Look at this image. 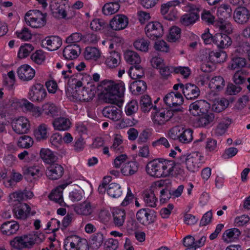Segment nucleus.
Here are the masks:
<instances>
[{"mask_svg":"<svg viewBox=\"0 0 250 250\" xmlns=\"http://www.w3.org/2000/svg\"><path fill=\"white\" fill-rule=\"evenodd\" d=\"M154 111L151 114V119L155 125H162L165 124L174 116L172 111L168 108H158L154 106Z\"/></svg>","mask_w":250,"mask_h":250,"instance_id":"nucleus-5","label":"nucleus"},{"mask_svg":"<svg viewBox=\"0 0 250 250\" xmlns=\"http://www.w3.org/2000/svg\"><path fill=\"white\" fill-rule=\"evenodd\" d=\"M125 212L124 210L117 209L113 212V223L117 227L123 226L125 219Z\"/></svg>","mask_w":250,"mask_h":250,"instance_id":"nucleus-36","label":"nucleus"},{"mask_svg":"<svg viewBox=\"0 0 250 250\" xmlns=\"http://www.w3.org/2000/svg\"><path fill=\"white\" fill-rule=\"evenodd\" d=\"M138 110V104L136 101L132 100L126 105L125 112L127 115L130 116L135 113Z\"/></svg>","mask_w":250,"mask_h":250,"instance_id":"nucleus-62","label":"nucleus"},{"mask_svg":"<svg viewBox=\"0 0 250 250\" xmlns=\"http://www.w3.org/2000/svg\"><path fill=\"white\" fill-rule=\"evenodd\" d=\"M140 104L141 110L144 112H148L152 107L154 108L151 98L148 95L142 96Z\"/></svg>","mask_w":250,"mask_h":250,"instance_id":"nucleus-50","label":"nucleus"},{"mask_svg":"<svg viewBox=\"0 0 250 250\" xmlns=\"http://www.w3.org/2000/svg\"><path fill=\"white\" fill-rule=\"evenodd\" d=\"M30 206L25 203H20L13 209L16 218L21 220H25L29 215H33L36 213L35 211L30 212Z\"/></svg>","mask_w":250,"mask_h":250,"instance_id":"nucleus-13","label":"nucleus"},{"mask_svg":"<svg viewBox=\"0 0 250 250\" xmlns=\"http://www.w3.org/2000/svg\"><path fill=\"white\" fill-rule=\"evenodd\" d=\"M225 81L220 76H217L211 78L210 80L208 86L212 91H220L225 86Z\"/></svg>","mask_w":250,"mask_h":250,"instance_id":"nucleus-33","label":"nucleus"},{"mask_svg":"<svg viewBox=\"0 0 250 250\" xmlns=\"http://www.w3.org/2000/svg\"><path fill=\"white\" fill-rule=\"evenodd\" d=\"M122 103H118V106L111 105L105 106L102 110L103 115L113 121L120 120L122 118V111L120 109Z\"/></svg>","mask_w":250,"mask_h":250,"instance_id":"nucleus-11","label":"nucleus"},{"mask_svg":"<svg viewBox=\"0 0 250 250\" xmlns=\"http://www.w3.org/2000/svg\"><path fill=\"white\" fill-rule=\"evenodd\" d=\"M181 29L177 26H173L170 29L169 35L168 37L170 42H175L180 37Z\"/></svg>","mask_w":250,"mask_h":250,"instance_id":"nucleus-59","label":"nucleus"},{"mask_svg":"<svg viewBox=\"0 0 250 250\" xmlns=\"http://www.w3.org/2000/svg\"><path fill=\"white\" fill-rule=\"evenodd\" d=\"M240 234V231L237 228L228 229L223 233L222 239L226 242H229L238 239Z\"/></svg>","mask_w":250,"mask_h":250,"instance_id":"nucleus-34","label":"nucleus"},{"mask_svg":"<svg viewBox=\"0 0 250 250\" xmlns=\"http://www.w3.org/2000/svg\"><path fill=\"white\" fill-rule=\"evenodd\" d=\"M46 14H43L38 10L28 11L25 16V21L33 28H41L46 23Z\"/></svg>","mask_w":250,"mask_h":250,"instance_id":"nucleus-3","label":"nucleus"},{"mask_svg":"<svg viewBox=\"0 0 250 250\" xmlns=\"http://www.w3.org/2000/svg\"><path fill=\"white\" fill-rule=\"evenodd\" d=\"M142 197L146 206L151 208L156 207L157 198L156 197L154 189H148L144 190L142 193Z\"/></svg>","mask_w":250,"mask_h":250,"instance_id":"nucleus-25","label":"nucleus"},{"mask_svg":"<svg viewBox=\"0 0 250 250\" xmlns=\"http://www.w3.org/2000/svg\"><path fill=\"white\" fill-rule=\"evenodd\" d=\"M12 128L17 134L27 133L30 129L29 121L24 117H20L13 121Z\"/></svg>","mask_w":250,"mask_h":250,"instance_id":"nucleus-10","label":"nucleus"},{"mask_svg":"<svg viewBox=\"0 0 250 250\" xmlns=\"http://www.w3.org/2000/svg\"><path fill=\"white\" fill-rule=\"evenodd\" d=\"M125 58L126 61L132 66L140 64L141 62V58L139 54L132 50H127L125 52Z\"/></svg>","mask_w":250,"mask_h":250,"instance_id":"nucleus-41","label":"nucleus"},{"mask_svg":"<svg viewBox=\"0 0 250 250\" xmlns=\"http://www.w3.org/2000/svg\"><path fill=\"white\" fill-rule=\"evenodd\" d=\"M50 8L52 16L56 19H66L67 12L65 4L63 2H52Z\"/></svg>","mask_w":250,"mask_h":250,"instance_id":"nucleus-16","label":"nucleus"},{"mask_svg":"<svg viewBox=\"0 0 250 250\" xmlns=\"http://www.w3.org/2000/svg\"><path fill=\"white\" fill-rule=\"evenodd\" d=\"M107 193L112 198H119L122 194L121 187L119 184L115 183H110L107 187Z\"/></svg>","mask_w":250,"mask_h":250,"instance_id":"nucleus-37","label":"nucleus"},{"mask_svg":"<svg viewBox=\"0 0 250 250\" xmlns=\"http://www.w3.org/2000/svg\"><path fill=\"white\" fill-rule=\"evenodd\" d=\"M128 23V18L124 15H117L110 21L109 26L114 30L125 29Z\"/></svg>","mask_w":250,"mask_h":250,"instance_id":"nucleus-18","label":"nucleus"},{"mask_svg":"<svg viewBox=\"0 0 250 250\" xmlns=\"http://www.w3.org/2000/svg\"><path fill=\"white\" fill-rule=\"evenodd\" d=\"M146 35L151 40L161 37L164 34V29L161 23L158 21L150 22L145 28Z\"/></svg>","mask_w":250,"mask_h":250,"instance_id":"nucleus-8","label":"nucleus"},{"mask_svg":"<svg viewBox=\"0 0 250 250\" xmlns=\"http://www.w3.org/2000/svg\"><path fill=\"white\" fill-rule=\"evenodd\" d=\"M47 92L43 85L36 83L32 85L28 92V98L32 102H41L45 98Z\"/></svg>","mask_w":250,"mask_h":250,"instance_id":"nucleus-7","label":"nucleus"},{"mask_svg":"<svg viewBox=\"0 0 250 250\" xmlns=\"http://www.w3.org/2000/svg\"><path fill=\"white\" fill-rule=\"evenodd\" d=\"M62 44V39L56 36L46 37L42 42V46L46 48L49 51L57 50L61 47Z\"/></svg>","mask_w":250,"mask_h":250,"instance_id":"nucleus-14","label":"nucleus"},{"mask_svg":"<svg viewBox=\"0 0 250 250\" xmlns=\"http://www.w3.org/2000/svg\"><path fill=\"white\" fill-rule=\"evenodd\" d=\"M120 54L115 51L110 53V56L107 57L105 60V63L110 68L117 67L120 63Z\"/></svg>","mask_w":250,"mask_h":250,"instance_id":"nucleus-47","label":"nucleus"},{"mask_svg":"<svg viewBox=\"0 0 250 250\" xmlns=\"http://www.w3.org/2000/svg\"><path fill=\"white\" fill-rule=\"evenodd\" d=\"M149 42L144 38L136 40L133 45L136 50L146 52L148 50Z\"/></svg>","mask_w":250,"mask_h":250,"instance_id":"nucleus-52","label":"nucleus"},{"mask_svg":"<svg viewBox=\"0 0 250 250\" xmlns=\"http://www.w3.org/2000/svg\"><path fill=\"white\" fill-rule=\"evenodd\" d=\"M17 73L19 78L24 81L32 80L35 75L34 69L28 64L21 65L18 68Z\"/></svg>","mask_w":250,"mask_h":250,"instance_id":"nucleus-20","label":"nucleus"},{"mask_svg":"<svg viewBox=\"0 0 250 250\" xmlns=\"http://www.w3.org/2000/svg\"><path fill=\"white\" fill-rule=\"evenodd\" d=\"M40 156L42 160L47 164H53L57 159L54 152L48 148H42L40 151Z\"/></svg>","mask_w":250,"mask_h":250,"instance_id":"nucleus-35","label":"nucleus"},{"mask_svg":"<svg viewBox=\"0 0 250 250\" xmlns=\"http://www.w3.org/2000/svg\"><path fill=\"white\" fill-rule=\"evenodd\" d=\"M16 35L19 39L25 41H28L32 38V34L28 28L26 27H24L20 31H17Z\"/></svg>","mask_w":250,"mask_h":250,"instance_id":"nucleus-61","label":"nucleus"},{"mask_svg":"<svg viewBox=\"0 0 250 250\" xmlns=\"http://www.w3.org/2000/svg\"><path fill=\"white\" fill-rule=\"evenodd\" d=\"M23 173L27 176H32L34 179L41 177L42 174L40 168L37 166H31L25 168Z\"/></svg>","mask_w":250,"mask_h":250,"instance_id":"nucleus-54","label":"nucleus"},{"mask_svg":"<svg viewBox=\"0 0 250 250\" xmlns=\"http://www.w3.org/2000/svg\"><path fill=\"white\" fill-rule=\"evenodd\" d=\"M83 54L84 58L87 60L96 61L101 56V53L98 48L90 46H87L85 48Z\"/></svg>","mask_w":250,"mask_h":250,"instance_id":"nucleus-39","label":"nucleus"},{"mask_svg":"<svg viewBox=\"0 0 250 250\" xmlns=\"http://www.w3.org/2000/svg\"><path fill=\"white\" fill-rule=\"evenodd\" d=\"M183 93L187 99L194 100L199 97L200 90L195 84L188 83L185 84Z\"/></svg>","mask_w":250,"mask_h":250,"instance_id":"nucleus-23","label":"nucleus"},{"mask_svg":"<svg viewBox=\"0 0 250 250\" xmlns=\"http://www.w3.org/2000/svg\"><path fill=\"white\" fill-rule=\"evenodd\" d=\"M120 7V4L114 1L107 3L103 6V12L105 15H112L118 12Z\"/></svg>","mask_w":250,"mask_h":250,"instance_id":"nucleus-49","label":"nucleus"},{"mask_svg":"<svg viewBox=\"0 0 250 250\" xmlns=\"http://www.w3.org/2000/svg\"><path fill=\"white\" fill-rule=\"evenodd\" d=\"M102 94L106 103L115 104L117 98L124 95L125 85L123 82L118 83L112 81L104 80L101 82Z\"/></svg>","mask_w":250,"mask_h":250,"instance_id":"nucleus-1","label":"nucleus"},{"mask_svg":"<svg viewBox=\"0 0 250 250\" xmlns=\"http://www.w3.org/2000/svg\"><path fill=\"white\" fill-rule=\"evenodd\" d=\"M104 235L101 232H98L93 235L91 238V246L93 249H98L103 243Z\"/></svg>","mask_w":250,"mask_h":250,"instance_id":"nucleus-55","label":"nucleus"},{"mask_svg":"<svg viewBox=\"0 0 250 250\" xmlns=\"http://www.w3.org/2000/svg\"><path fill=\"white\" fill-rule=\"evenodd\" d=\"M34 141L31 137L27 135L20 137L18 141V146L21 148H28L31 147Z\"/></svg>","mask_w":250,"mask_h":250,"instance_id":"nucleus-53","label":"nucleus"},{"mask_svg":"<svg viewBox=\"0 0 250 250\" xmlns=\"http://www.w3.org/2000/svg\"><path fill=\"white\" fill-rule=\"evenodd\" d=\"M193 131L191 129H181L179 141L184 144H188L193 140Z\"/></svg>","mask_w":250,"mask_h":250,"instance_id":"nucleus-51","label":"nucleus"},{"mask_svg":"<svg viewBox=\"0 0 250 250\" xmlns=\"http://www.w3.org/2000/svg\"><path fill=\"white\" fill-rule=\"evenodd\" d=\"M81 52V48L77 44H69L63 51V56L66 60L76 59Z\"/></svg>","mask_w":250,"mask_h":250,"instance_id":"nucleus-24","label":"nucleus"},{"mask_svg":"<svg viewBox=\"0 0 250 250\" xmlns=\"http://www.w3.org/2000/svg\"><path fill=\"white\" fill-rule=\"evenodd\" d=\"M122 143L123 141L120 136H116L114 139L112 146L110 147L111 149L116 153L122 152L124 150L123 146H121Z\"/></svg>","mask_w":250,"mask_h":250,"instance_id":"nucleus-60","label":"nucleus"},{"mask_svg":"<svg viewBox=\"0 0 250 250\" xmlns=\"http://www.w3.org/2000/svg\"><path fill=\"white\" fill-rule=\"evenodd\" d=\"M180 3L178 0H173L167 2L166 3L162 4L161 8V12L162 15H166L170 9L173 10L174 7Z\"/></svg>","mask_w":250,"mask_h":250,"instance_id":"nucleus-58","label":"nucleus"},{"mask_svg":"<svg viewBox=\"0 0 250 250\" xmlns=\"http://www.w3.org/2000/svg\"><path fill=\"white\" fill-rule=\"evenodd\" d=\"M94 208V207L89 202L85 201L76 206L74 209L78 214L88 216L91 214Z\"/></svg>","mask_w":250,"mask_h":250,"instance_id":"nucleus-27","label":"nucleus"},{"mask_svg":"<svg viewBox=\"0 0 250 250\" xmlns=\"http://www.w3.org/2000/svg\"><path fill=\"white\" fill-rule=\"evenodd\" d=\"M34 135L38 141L46 139L48 136L47 125L45 124L39 125L34 132Z\"/></svg>","mask_w":250,"mask_h":250,"instance_id":"nucleus-43","label":"nucleus"},{"mask_svg":"<svg viewBox=\"0 0 250 250\" xmlns=\"http://www.w3.org/2000/svg\"><path fill=\"white\" fill-rule=\"evenodd\" d=\"M246 65V60L244 58L237 57L232 58L229 65L231 70L241 69Z\"/></svg>","mask_w":250,"mask_h":250,"instance_id":"nucleus-48","label":"nucleus"},{"mask_svg":"<svg viewBox=\"0 0 250 250\" xmlns=\"http://www.w3.org/2000/svg\"><path fill=\"white\" fill-rule=\"evenodd\" d=\"M202 116L199 119V123L201 126L209 127L213 124L215 115L213 113H207L202 114Z\"/></svg>","mask_w":250,"mask_h":250,"instance_id":"nucleus-42","label":"nucleus"},{"mask_svg":"<svg viewBox=\"0 0 250 250\" xmlns=\"http://www.w3.org/2000/svg\"><path fill=\"white\" fill-rule=\"evenodd\" d=\"M34 244L35 240L31 234L17 236L10 241L11 246L17 250L31 248Z\"/></svg>","mask_w":250,"mask_h":250,"instance_id":"nucleus-9","label":"nucleus"},{"mask_svg":"<svg viewBox=\"0 0 250 250\" xmlns=\"http://www.w3.org/2000/svg\"><path fill=\"white\" fill-rule=\"evenodd\" d=\"M147 88L146 82L142 80L135 81L131 83L129 89L132 94H140L144 92Z\"/></svg>","mask_w":250,"mask_h":250,"instance_id":"nucleus-32","label":"nucleus"},{"mask_svg":"<svg viewBox=\"0 0 250 250\" xmlns=\"http://www.w3.org/2000/svg\"><path fill=\"white\" fill-rule=\"evenodd\" d=\"M136 218L140 223L147 226L154 222L152 211L148 208H142L136 213Z\"/></svg>","mask_w":250,"mask_h":250,"instance_id":"nucleus-15","label":"nucleus"},{"mask_svg":"<svg viewBox=\"0 0 250 250\" xmlns=\"http://www.w3.org/2000/svg\"><path fill=\"white\" fill-rule=\"evenodd\" d=\"M63 172L64 169L61 165L53 163L47 167L46 175L49 179L54 180L60 178Z\"/></svg>","mask_w":250,"mask_h":250,"instance_id":"nucleus-19","label":"nucleus"},{"mask_svg":"<svg viewBox=\"0 0 250 250\" xmlns=\"http://www.w3.org/2000/svg\"><path fill=\"white\" fill-rule=\"evenodd\" d=\"M231 123V119L229 118H224L218 124L215 129L214 132V135L217 136H220L224 135Z\"/></svg>","mask_w":250,"mask_h":250,"instance_id":"nucleus-31","label":"nucleus"},{"mask_svg":"<svg viewBox=\"0 0 250 250\" xmlns=\"http://www.w3.org/2000/svg\"><path fill=\"white\" fill-rule=\"evenodd\" d=\"M164 101L166 104L169 106L167 108L172 111L173 113L182 111L181 105L183 102V98L180 93L170 92L165 96Z\"/></svg>","mask_w":250,"mask_h":250,"instance_id":"nucleus-4","label":"nucleus"},{"mask_svg":"<svg viewBox=\"0 0 250 250\" xmlns=\"http://www.w3.org/2000/svg\"><path fill=\"white\" fill-rule=\"evenodd\" d=\"M83 192L81 189H74L69 193V198L72 202H78L82 200Z\"/></svg>","mask_w":250,"mask_h":250,"instance_id":"nucleus-64","label":"nucleus"},{"mask_svg":"<svg viewBox=\"0 0 250 250\" xmlns=\"http://www.w3.org/2000/svg\"><path fill=\"white\" fill-rule=\"evenodd\" d=\"M42 112L45 115L54 118L58 115L59 109L54 104L48 102L42 105Z\"/></svg>","mask_w":250,"mask_h":250,"instance_id":"nucleus-30","label":"nucleus"},{"mask_svg":"<svg viewBox=\"0 0 250 250\" xmlns=\"http://www.w3.org/2000/svg\"><path fill=\"white\" fill-rule=\"evenodd\" d=\"M214 43L219 48H225L230 46L232 41L227 35L218 33L214 36Z\"/></svg>","mask_w":250,"mask_h":250,"instance_id":"nucleus-26","label":"nucleus"},{"mask_svg":"<svg viewBox=\"0 0 250 250\" xmlns=\"http://www.w3.org/2000/svg\"><path fill=\"white\" fill-rule=\"evenodd\" d=\"M26 111L35 117H39L42 114V110L39 106L35 105L27 100H25L22 104Z\"/></svg>","mask_w":250,"mask_h":250,"instance_id":"nucleus-38","label":"nucleus"},{"mask_svg":"<svg viewBox=\"0 0 250 250\" xmlns=\"http://www.w3.org/2000/svg\"><path fill=\"white\" fill-rule=\"evenodd\" d=\"M203 156L199 152H193L188 155L187 168L192 172L199 170L203 163Z\"/></svg>","mask_w":250,"mask_h":250,"instance_id":"nucleus-6","label":"nucleus"},{"mask_svg":"<svg viewBox=\"0 0 250 250\" xmlns=\"http://www.w3.org/2000/svg\"><path fill=\"white\" fill-rule=\"evenodd\" d=\"M108 25L103 19H96L93 20L90 23V27L93 30L99 31L104 29Z\"/></svg>","mask_w":250,"mask_h":250,"instance_id":"nucleus-56","label":"nucleus"},{"mask_svg":"<svg viewBox=\"0 0 250 250\" xmlns=\"http://www.w3.org/2000/svg\"><path fill=\"white\" fill-rule=\"evenodd\" d=\"M67 186V184H64L58 186L48 195L49 199L58 203L62 207L66 206V204L63 199L62 191Z\"/></svg>","mask_w":250,"mask_h":250,"instance_id":"nucleus-17","label":"nucleus"},{"mask_svg":"<svg viewBox=\"0 0 250 250\" xmlns=\"http://www.w3.org/2000/svg\"><path fill=\"white\" fill-rule=\"evenodd\" d=\"M128 73L132 79L141 78L145 75L144 70L140 64L130 66Z\"/></svg>","mask_w":250,"mask_h":250,"instance_id":"nucleus-44","label":"nucleus"},{"mask_svg":"<svg viewBox=\"0 0 250 250\" xmlns=\"http://www.w3.org/2000/svg\"><path fill=\"white\" fill-rule=\"evenodd\" d=\"M52 125L55 130L59 131L68 129L71 125L69 119L64 117L56 118L52 122Z\"/></svg>","mask_w":250,"mask_h":250,"instance_id":"nucleus-29","label":"nucleus"},{"mask_svg":"<svg viewBox=\"0 0 250 250\" xmlns=\"http://www.w3.org/2000/svg\"><path fill=\"white\" fill-rule=\"evenodd\" d=\"M227 55L224 51H210L208 54V59L212 62L221 63L226 61Z\"/></svg>","mask_w":250,"mask_h":250,"instance_id":"nucleus-40","label":"nucleus"},{"mask_svg":"<svg viewBox=\"0 0 250 250\" xmlns=\"http://www.w3.org/2000/svg\"><path fill=\"white\" fill-rule=\"evenodd\" d=\"M95 90L92 88L88 87L82 88V94L80 96H77L78 101L88 102L93 99L95 95Z\"/></svg>","mask_w":250,"mask_h":250,"instance_id":"nucleus-46","label":"nucleus"},{"mask_svg":"<svg viewBox=\"0 0 250 250\" xmlns=\"http://www.w3.org/2000/svg\"><path fill=\"white\" fill-rule=\"evenodd\" d=\"M233 18L234 21L238 24H246L250 19V12L245 7H238L233 12Z\"/></svg>","mask_w":250,"mask_h":250,"instance_id":"nucleus-12","label":"nucleus"},{"mask_svg":"<svg viewBox=\"0 0 250 250\" xmlns=\"http://www.w3.org/2000/svg\"><path fill=\"white\" fill-rule=\"evenodd\" d=\"M199 19V9H190L188 13L185 14L181 17L180 22L184 26H188L194 24Z\"/></svg>","mask_w":250,"mask_h":250,"instance_id":"nucleus-21","label":"nucleus"},{"mask_svg":"<svg viewBox=\"0 0 250 250\" xmlns=\"http://www.w3.org/2000/svg\"><path fill=\"white\" fill-rule=\"evenodd\" d=\"M19 228L20 225L17 222L6 221L1 225L0 230L3 234L10 236L16 234Z\"/></svg>","mask_w":250,"mask_h":250,"instance_id":"nucleus-22","label":"nucleus"},{"mask_svg":"<svg viewBox=\"0 0 250 250\" xmlns=\"http://www.w3.org/2000/svg\"><path fill=\"white\" fill-rule=\"evenodd\" d=\"M139 168V164L136 161H129L125 163L121 168V172L126 176H131L136 173Z\"/></svg>","mask_w":250,"mask_h":250,"instance_id":"nucleus-28","label":"nucleus"},{"mask_svg":"<svg viewBox=\"0 0 250 250\" xmlns=\"http://www.w3.org/2000/svg\"><path fill=\"white\" fill-rule=\"evenodd\" d=\"M31 59L35 63L40 64L44 62L45 56L42 50H37L32 54Z\"/></svg>","mask_w":250,"mask_h":250,"instance_id":"nucleus-63","label":"nucleus"},{"mask_svg":"<svg viewBox=\"0 0 250 250\" xmlns=\"http://www.w3.org/2000/svg\"><path fill=\"white\" fill-rule=\"evenodd\" d=\"M217 13L222 20L227 19L231 17L232 10L229 5L222 4L218 8Z\"/></svg>","mask_w":250,"mask_h":250,"instance_id":"nucleus-45","label":"nucleus"},{"mask_svg":"<svg viewBox=\"0 0 250 250\" xmlns=\"http://www.w3.org/2000/svg\"><path fill=\"white\" fill-rule=\"evenodd\" d=\"M34 49V47L29 43H25L20 48L18 56L20 58H24L27 57Z\"/></svg>","mask_w":250,"mask_h":250,"instance_id":"nucleus-57","label":"nucleus"},{"mask_svg":"<svg viewBox=\"0 0 250 250\" xmlns=\"http://www.w3.org/2000/svg\"><path fill=\"white\" fill-rule=\"evenodd\" d=\"M172 163L168 160L160 161L153 160L148 163L146 167V173L155 178L167 177L170 176L172 171Z\"/></svg>","mask_w":250,"mask_h":250,"instance_id":"nucleus-2","label":"nucleus"}]
</instances>
